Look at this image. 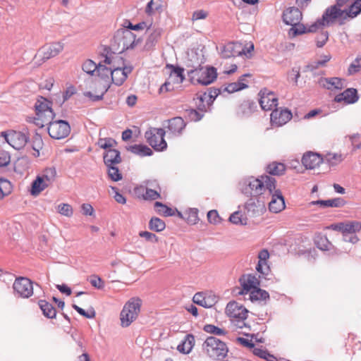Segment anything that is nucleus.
<instances>
[{
	"label": "nucleus",
	"mask_w": 361,
	"mask_h": 361,
	"mask_svg": "<svg viewBox=\"0 0 361 361\" xmlns=\"http://www.w3.org/2000/svg\"><path fill=\"white\" fill-rule=\"evenodd\" d=\"M275 186L276 179L267 175L245 177L238 183L239 190L247 197H258L266 190L272 193Z\"/></svg>",
	"instance_id": "f257e3e1"
},
{
	"label": "nucleus",
	"mask_w": 361,
	"mask_h": 361,
	"mask_svg": "<svg viewBox=\"0 0 361 361\" xmlns=\"http://www.w3.org/2000/svg\"><path fill=\"white\" fill-rule=\"evenodd\" d=\"M140 42V38L136 39V36L132 31L121 28L115 32L109 49L120 54L126 50L133 49Z\"/></svg>",
	"instance_id": "f03ea898"
},
{
	"label": "nucleus",
	"mask_w": 361,
	"mask_h": 361,
	"mask_svg": "<svg viewBox=\"0 0 361 361\" xmlns=\"http://www.w3.org/2000/svg\"><path fill=\"white\" fill-rule=\"evenodd\" d=\"M203 352L214 360L224 358L228 351L226 344L214 336H209L202 344Z\"/></svg>",
	"instance_id": "7ed1b4c3"
},
{
	"label": "nucleus",
	"mask_w": 361,
	"mask_h": 361,
	"mask_svg": "<svg viewBox=\"0 0 361 361\" xmlns=\"http://www.w3.org/2000/svg\"><path fill=\"white\" fill-rule=\"evenodd\" d=\"M188 77L192 83L208 85L217 78L216 69L210 66H200L188 71Z\"/></svg>",
	"instance_id": "20e7f679"
},
{
	"label": "nucleus",
	"mask_w": 361,
	"mask_h": 361,
	"mask_svg": "<svg viewBox=\"0 0 361 361\" xmlns=\"http://www.w3.org/2000/svg\"><path fill=\"white\" fill-rule=\"evenodd\" d=\"M142 305L138 298H130L123 306L121 312L120 319L123 327L129 326L137 317Z\"/></svg>",
	"instance_id": "39448f33"
},
{
	"label": "nucleus",
	"mask_w": 361,
	"mask_h": 361,
	"mask_svg": "<svg viewBox=\"0 0 361 361\" xmlns=\"http://www.w3.org/2000/svg\"><path fill=\"white\" fill-rule=\"evenodd\" d=\"M322 18V21L324 22L326 26L334 24L336 21H338L340 25H342L349 18V14L347 10H342L341 7L336 4L328 7Z\"/></svg>",
	"instance_id": "423d86ee"
},
{
	"label": "nucleus",
	"mask_w": 361,
	"mask_h": 361,
	"mask_svg": "<svg viewBox=\"0 0 361 361\" xmlns=\"http://www.w3.org/2000/svg\"><path fill=\"white\" fill-rule=\"evenodd\" d=\"M166 131L163 128H153L145 133V137L151 147L157 151L166 149L167 144L164 140Z\"/></svg>",
	"instance_id": "0eeeda50"
},
{
	"label": "nucleus",
	"mask_w": 361,
	"mask_h": 361,
	"mask_svg": "<svg viewBox=\"0 0 361 361\" xmlns=\"http://www.w3.org/2000/svg\"><path fill=\"white\" fill-rule=\"evenodd\" d=\"M1 136L12 147L17 150L23 149L29 139L27 133L16 130L3 131L1 132Z\"/></svg>",
	"instance_id": "6e6552de"
},
{
	"label": "nucleus",
	"mask_w": 361,
	"mask_h": 361,
	"mask_svg": "<svg viewBox=\"0 0 361 361\" xmlns=\"http://www.w3.org/2000/svg\"><path fill=\"white\" fill-rule=\"evenodd\" d=\"M71 132L69 123L63 120L53 121L48 126L49 135L54 139L60 140L67 137Z\"/></svg>",
	"instance_id": "1a4fd4ad"
},
{
	"label": "nucleus",
	"mask_w": 361,
	"mask_h": 361,
	"mask_svg": "<svg viewBox=\"0 0 361 361\" xmlns=\"http://www.w3.org/2000/svg\"><path fill=\"white\" fill-rule=\"evenodd\" d=\"M259 103L264 111H273L278 105L276 95L267 88L262 89L259 92Z\"/></svg>",
	"instance_id": "9d476101"
},
{
	"label": "nucleus",
	"mask_w": 361,
	"mask_h": 361,
	"mask_svg": "<svg viewBox=\"0 0 361 361\" xmlns=\"http://www.w3.org/2000/svg\"><path fill=\"white\" fill-rule=\"evenodd\" d=\"M13 290L19 296L28 298L33 294L32 282L27 278H17L13 285Z\"/></svg>",
	"instance_id": "9b49d317"
},
{
	"label": "nucleus",
	"mask_w": 361,
	"mask_h": 361,
	"mask_svg": "<svg viewBox=\"0 0 361 361\" xmlns=\"http://www.w3.org/2000/svg\"><path fill=\"white\" fill-rule=\"evenodd\" d=\"M97 145L104 150L103 158H121L120 152L116 148L117 143L114 139L111 137L100 138Z\"/></svg>",
	"instance_id": "f8f14e48"
},
{
	"label": "nucleus",
	"mask_w": 361,
	"mask_h": 361,
	"mask_svg": "<svg viewBox=\"0 0 361 361\" xmlns=\"http://www.w3.org/2000/svg\"><path fill=\"white\" fill-rule=\"evenodd\" d=\"M63 49V44L57 42L45 44L38 51L37 55L42 58V62L55 57Z\"/></svg>",
	"instance_id": "ddd939ff"
},
{
	"label": "nucleus",
	"mask_w": 361,
	"mask_h": 361,
	"mask_svg": "<svg viewBox=\"0 0 361 361\" xmlns=\"http://www.w3.org/2000/svg\"><path fill=\"white\" fill-rule=\"evenodd\" d=\"M109 48L105 47L104 55V63L107 64L109 68L112 70H116V68H123L126 66H124V61L121 56L116 54V51H109Z\"/></svg>",
	"instance_id": "4468645a"
},
{
	"label": "nucleus",
	"mask_w": 361,
	"mask_h": 361,
	"mask_svg": "<svg viewBox=\"0 0 361 361\" xmlns=\"http://www.w3.org/2000/svg\"><path fill=\"white\" fill-rule=\"evenodd\" d=\"M248 311L235 301L229 302L226 307V313L233 320L235 319H247Z\"/></svg>",
	"instance_id": "2eb2a0df"
},
{
	"label": "nucleus",
	"mask_w": 361,
	"mask_h": 361,
	"mask_svg": "<svg viewBox=\"0 0 361 361\" xmlns=\"http://www.w3.org/2000/svg\"><path fill=\"white\" fill-rule=\"evenodd\" d=\"M270 194L271 195V199L269 204V209L271 212L279 213L286 207L283 196L281 190L276 188Z\"/></svg>",
	"instance_id": "dca6fc26"
},
{
	"label": "nucleus",
	"mask_w": 361,
	"mask_h": 361,
	"mask_svg": "<svg viewBox=\"0 0 361 361\" xmlns=\"http://www.w3.org/2000/svg\"><path fill=\"white\" fill-rule=\"evenodd\" d=\"M245 54V49L241 44L235 42H228L223 47L221 51L222 58L229 59Z\"/></svg>",
	"instance_id": "f3484780"
},
{
	"label": "nucleus",
	"mask_w": 361,
	"mask_h": 361,
	"mask_svg": "<svg viewBox=\"0 0 361 361\" xmlns=\"http://www.w3.org/2000/svg\"><path fill=\"white\" fill-rule=\"evenodd\" d=\"M359 99L357 91L355 88H348L342 93L337 94L334 101L341 103L344 102L346 104H355Z\"/></svg>",
	"instance_id": "a211bd4d"
},
{
	"label": "nucleus",
	"mask_w": 361,
	"mask_h": 361,
	"mask_svg": "<svg viewBox=\"0 0 361 361\" xmlns=\"http://www.w3.org/2000/svg\"><path fill=\"white\" fill-rule=\"evenodd\" d=\"M292 118V113L288 109H274L271 114V121L278 126H283Z\"/></svg>",
	"instance_id": "6ab92c4d"
},
{
	"label": "nucleus",
	"mask_w": 361,
	"mask_h": 361,
	"mask_svg": "<svg viewBox=\"0 0 361 361\" xmlns=\"http://www.w3.org/2000/svg\"><path fill=\"white\" fill-rule=\"evenodd\" d=\"M302 20V12L298 8L290 7L283 13V20L286 25H292L300 22Z\"/></svg>",
	"instance_id": "aec40b11"
},
{
	"label": "nucleus",
	"mask_w": 361,
	"mask_h": 361,
	"mask_svg": "<svg viewBox=\"0 0 361 361\" xmlns=\"http://www.w3.org/2000/svg\"><path fill=\"white\" fill-rule=\"evenodd\" d=\"M132 70L131 66H125L123 68H116V70L112 69L111 75L112 82L117 86L121 85Z\"/></svg>",
	"instance_id": "412c9836"
},
{
	"label": "nucleus",
	"mask_w": 361,
	"mask_h": 361,
	"mask_svg": "<svg viewBox=\"0 0 361 361\" xmlns=\"http://www.w3.org/2000/svg\"><path fill=\"white\" fill-rule=\"evenodd\" d=\"M248 216L254 217L263 214L265 210L264 205L259 200L250 199L245 205Z\"/></svg>",
	"instance_id": "4be33fe9"
},
{
	"label": "nucleus",
	"mask_w": 361,
	"mask_h": 361,
	"mask_svg": "<svg viewBox=\"0 0 361 361\" xmlns=\"http://www.w3.org/2000/svg\"><path fill=\"white\" fill-rule=\"evenodd\" d=\"M168 126L166 128L170 133L173 135L178 136L183 133L185 128L186 123L181 117H174L168 120Z\"/></svg>",
	"instance_id": "5701e85b"
},
{
	"label": "nucleus",
	"mask_w": 361,
	"mask_h": 361,
	"mask_svg": "<svg viewBox=\"0 0 361 361\" xmlns=\"http://www.w3.org/2000/svg\"><path fill=\"white\" fill-rule=\"evenodd\" d=\"M240 282L243 289L240 292V294H244L245 292H250L252 290L257 288L259 285V280L255 276L252 274L243 275L240 278Z\"/></svg>",
	"instance_id": "b1692460"
},
{
	"label": "nucleus",
	"mask_w": 361,
	"mask_h": 361,
	"mask_svg": "<svg viewBox=\"0 0 361 361\" xmlns=\"http://www.w3.org/2000/svg\"><path fill=\"white\" fill-rule=\"evenodd\" d=\"M302 166L301 168L305 169H314L323 163H326L329 167L334 166L340 162L341 159H300Z\"/></svg>",
	"instance_id": "393cba45"
},
{
	"label": "nucleus",
	"mask_w": 361,
	"mask_h": 361,
	"mask_svg": "<svg viewBox=\"0 0 361 361\" xmlns=\"http://www.w3.org/2000/svg\"><path fill=\"white\" fill-rule=\"evenodd\" d=\"M122 159H104L107 167L109 177L113 181H118L122 179V174L120 173L116 164L121 163Z\"/></svg>",
	"instance_id": "a878e982"
},
{
	"label": "nucleus",
	"mask_w": 361,
	"mask_h": 361,
	"mask_svg": "<svg viewBox=\"0 0 361 361\" xmlns=\"http://www.w3.org/2000/svg\"><path fill=\"white\" fill-rule=\"evenodd\" d=\"M319 84L327 90H341L344 87V80L340 78H326L319 80Z\"/></svg>",
	"instance_id": "bb28decb"
},
{
	"label": "nucleus",
	"mask_w": 361,
	"mask_h": 361,
	"mask_svg": "<svg viewBox=\"0 0 361 361\" xmlns=\"http://www.w3.org/2000/svg\"><path fill=\"white\" fill-rule=\"evenodd\" d=\"M127 151L131 152L135 156L138 157H149L152 156L153 151L148 146L142 144H135L133 145L126 146Z\"/></svg>",
	"instance_id": "cd10ccee"
},
{
	"label": "nucleus",
	"mask_w": 361,
	"mask_h": 361,
	"mask_svg": "<svg viewBox=\"0 0 361 361\" xmlns=\"http://www.w3.org/2000/svg\"><path fill=\"white\" fill-rule=\"evenodd\" d=\"M345 200L341 197H336L331 200H316L309 203L311 205H319L320 207H341L345 204Z\"/></svg>",
	"instance_id": "c85d7f7f"
},
{
	"label": "nucleus",
	"mask_w": 361,
	"mask_h": 361,
	"mask_svg": "<svg viewBox=\"0 0 361 361\" xmlns=\"http://www.w3.org/2000/svg\"><path fill=\"white\" fill-rule=\"evenodd\" d=\"M55 114L53 112V110L37 113L36 114V117L35 118V123L40 128H42L46 125L49 126L50 123L53 122L52 120Z\"/></svg>",
	"instance_id": "c756f323"
},
{
	"label": "nucleus",
	"mask_w": 361,
	"mask_h": 361,
	"mask_svg": "<svg viewBox=\"0 0 361 361\" xmlns=\"http://www.w3.org/2000/svg\"><path fill=\"white\" fill-rule=\"evenodd\" d=\"M257 109V104L255 102L250 100L243 101L238 106V114L247 117L250 116Z\"/></svg>",
	"instance_id": "7c9ffc66"
},
{
	"label": "nucleus",
	"mask_w": 361,
	"mask_h": 361,
	"mask_svg": "<svg viewBox=\"0 0 361 361\" xmlns=\"http://www.w3.org/2000/svg\"><path fill=\"white\" fill-rule=\"evenodd\" d=\"M223 91V87L221 88L210 87L207 92L200 94V100L206 102L208 106H212L216 97Z\"/></svg>",
	"instance_id": "2f4dec72"
},
{
	"label": "nucleus",
	"mask_w": 361,
	"mask_h": 361,
	"mask_svg": "<svg viewBox=\"0 0 361 361\" xmlns=\"http://www.w3.org/2000/svg\"><path fill=\"white\" fill-rule=\"evenodd\" d=\"M49 183L42 178L40 176H37L35 180L32 183L31 189L30 190V194L32 196H37L39 193L45 190L48 186Z\"/></svg>",
	"instance_id": "473e14b6"
},
{
	"label": "nucleus",
	"mask_w": 361,
	"mask_h": 361,
	"mask_svg": "<svg viewBox=\"0 0 361 361\" xmlns=\"http://www.w3.org/2000/svg\"><path fill=\"white\" fill-rule=\"evenodd\" d=\"M195 342V336L192 334H187L181 343L178 345L177 350L183 354H188L191 352Z\"/></svg>",
	"instance_id": "72a5a7b5"
},
{
	"label": "nucleus",
	"mask_w": 361,
	"mask_h": 361,
	"mask_svg": "<svg viewBox=\"0 0 361 361\" xmlns=\"http://www.w3.org/2000/svg\"><path fill=\"white\" fill-rule=\"evenodd\" d=\"M151 25H152V24H150L149 25V30H150V33H149V36L147 37L145 44V48L146 49H150L152 47H154L155 46V44H157V42H158V40L160 38L161 35V29H160V28L151 29L150 28Z\"/></svg>",
	"instance_id": "f704fd0d"
},
{
	"label": "nucleus",
	"mask_w": 361,
	"mask_h": 361,
	"mask_svg": "<svg viewBox=\"0 0 361 361\" xmlns=\"http://www.w3.org/2000/svg\"><path fill=\"white\" fill-rule=\"evenodd\" d=\"M250 299L252 302H266L269 299V294L267 291L257 287L250 291Z\"/></svg>",
	"instance_id": "c9c22d12"
},
{
	"label": "nucleus",
	"mask_w": 361,
	"mask_h": 361,
	"mask_svg": "<svg viewBox=\"0 0 361 361\" xmlns=\"http://www.w3.org/2000/svg\"><path fill=\"white\" fill-rule=\"evenodd\" d=\"M39 306L41 310L42 311L43 314L49 319H53L56 317V310L53 307V305L46 300H39Z\"/></svg>",
	"instance_id": "e433bc0d"
},
{
	"label": "nucleus",
	"mask_w": 361,
	"mask_h": 361,
	"mask_svg": "<svg viewBox=\"0 0 361 361\" xmlns=\"http://www.w3.org/2000/svg\"><path fill=\"white\" fill-rule=\"evenodd\" d=\"M285 170V165L278 161H273L266 168V171L273 176H281L284 173Z\"/></svg>",
	"instance_id": "4c0bfd02"
},
{
	"label": "nucleus",
	"mask_w": 361,
	"mask_h": 361,
	"mask_svg": "<svg viewBox=\"0 0 361 361\" xmlns=\"http://www.w3.org/2000/svg\"><path fill=\"white\" fill-rule=\"evenodd\" d=\"M167 67L171 69V72L170 74V79H174L176 80L177 83H181L185 80V76L183 75L184 69L179 66H176L173 65H167Z\"/></svg>",
	"instance_id": "58836bf2"
},
{
	"label": "nucleus",
	"mask_w": 361,
	"mask_h": 361,
	"mask_svg": "<svg viewBox=\"0 0 361 361\" xmlns=\"http://www.w3.org/2000/svg\"><path fill=\"white\" fill-rule=\"evenodd\" d=\"M97 73L102 80H107L109 79V76L111 75V69L107 64L104 63L103 60L98 63Z\"/></svg>",
	"instance_id": "ea45409f"
},
{
	"label": "nucleus",
	"mask_w": 361,
	"mask_h": 361,
	"mask_svg": "<svg viewBox=\"0 0 361 361\" xmlns=\"http://www.w3.org/2000/svg\"><path fill=\"white\" fill-rule=\"evenodd\" d=\"M291 26L288 31V35L291 38L307 32V27L303 24L300 23V22Z\"/></svg>",
	"instance_id": "a19ab883"
},
{
	"label": "nucleus",
	"mask_w": 361,
	"mask_h": 361,
	"mask_svg": "<svg viewBox=\"0 0 361 361\" xmlns=\"http://www.w3.org/2000/svg\"><path fill=\"white\" fill-rule=\"evenodd\" d=\"M361 230V223L353 221L344 223L343 234L356 233Z\"/></svg>",
	"instance_id": "79ce46f5"
},
{
	"label": "nucleus",
	"mask_w": 361,
	"mask_h": 361,
	"mask_svg": "<svg viewBox=\"0 0 361 361\" xmlns=\"http://www.w3.org/2000/svg\"><path fill=\"white\" fill-rule=\"evenodd\" d=\"M165 227L164 221L158 217H152L149 222V228L156 232L162 231Z\"/></svg>",
	"instance_id": "37998d69"
},
{
	"label": "nucleus",
	"mask_w": 361,
	"mask_h": 361,
	"mask_svg": "<svg viewBox=\"0 0 361 361\" xmlns=\"http://www.w3.org/2000/svg\"><path fill=\"white\" fill-rule=\"evenodd\" d=\"M185 220L190 224H195L197 223L198 209L195 208H189L185 212Z\"/></svg>",
	"instance_id": "c03bdc74"
},
{
	"label": "nucleus",
	"mask_w": 361,
	"mask_h": 361,
	"mask_svg": "<svg viewBox=\"0 0 361 361\" xmlns=\"http://www.w3.org/2000/svg\"><path fill=\"white\" fill-rule=\"evenodd\" d=\"M317 247L321 250H329L333 246L326 236H317L315 239Z\"/></svg>",
	"instance_id": "a18cd8bd"
},
{
	"label": "nucleus",
	"mask_w": 361,
	"mask_h": 361,
	"mask_svg": "<svg viewBox=\"0 0 361 361\" xmlns=\"http://www.w3.org/2000/svg\"><path fill=\"white\" fill-rule=\"evenodd\" d=\"M98 64L90 59L86 60L82 65V71L90 75H93L97 71Z\"/></svg>",
	"instance_id": "49530a36"
},
{
	"label": "nucleus",
	"mask_w": 361,
	"mask_h": 361,
	"mask_svg": "<svg viewBox=\"0 0 361 361\" xmlns=\"http://www.w3.org/2000/svg\"><path fill=\"white\" fill-rule=\"evenodd\" d=\"M246 87H247V85L246 83L235 82H231L226 87H223V91L228 92V93H233L235 92L242 90Z\"/></svg>",
	"instance_id": "de8ad7c7"
},
{
	"label": "nucleus",
	"mask_w": 361,
	"mask_h": 361,
	"mask_svg": "<svg viewBox=\"0 0 361 361\" xmlns=\"http://www.w3.org/2000/svg\"><path fill=\"white\" fill-rule=\"evenodd\" d=\"M56 176V171L54 167L46 168L42 174L40 176L44 180H45L49 184L54 182Z\"/></svg>",
	"instance_id": "09e8293b"
},
{
	"label": "nucleus",
	"mask_w": 361,
	"mask_h": 361,
	"mask_svg": "<svg viewBox=\"0 0 361 361\" xmlns=\"http://www.w3.org/2000/svg\"><path fill=\"white\" fill-rule=\"evenodd\" d=\"M154 207L157 208L159 213L162 214L165 216H171L175 215V211L173 209L166 206L161 202H156L154 203Z\"/></svg>",
	"instance_id": "8fccbe9b"
},
{
	"label": "nucleus",
	"mask_w": 361,
	"mask_h": 361,
	"mask_svg": "<svg viewBox=\"0 0 361 361\" xmlns=\"http://www.w3.org/2000/svg\"><path fill=\"white\" fill-rule=\"evenodd\" d=\"M36 114L44 112L46 111L52 110L50 102L46 99L42 97L40 100H37L35 104Z\"/></svg>",
	"instance_id": "3c124183"
},
{
	"label": "nucleus",
	"mask_w": 361,
	"mask_h": 361,
	"mask_svg": "<svg viewBox=\"0 0 361 361\" xmlns=\"http://www.w3.org/2000/svg\"><path fill=\"white\" fill-rule=\"evenodd\" d=\"M161 8V0H151L146 6L145 12L147 15L150 16Z\"/></svg>",
	"instance_id": "603ef678"
},
{
	"label": "nucleus",
	"mask_w": 361,
	"mask_h": 361,
	"mask_svg": "<svg viewBox=\"0 0 361 361\" xmlns=\"http://www.w3.org/2000/svg\"><path fill=\"white\" fill-rule=\"evenodd\" d=\"M203 330L209 334H214L216 336L226 335V331L218 326L213 324H206L203 327Z\"/></svg>",
	"instance_id": "864d4df0"
},
{
	"label": "nucleus",
	"mask_w": 361,
	"mask_h": 361,
	"mask_svg": "<svg viewBox=\"0 0 361 361\" xmlns=\"http://www.w3.org/2000/svg\"><path fill=\"white\" fill-rule=\"evenodd\" d=\"M349 18H355L361 12V0H356L347 10Z\"/></svg>",
	"instance_id": "5fc2aeb1"
},
{
	"label": "nucleus",
	"mask_w": 361,
	"mask_h": 361,
	"mask_svg": "<svg viewBox=\"0 0 361 361\" xmlns=\"http://www.w3.org/2000/svg\"><path fill=\"white\" fill-rule=\"evenodd\" d=\"M229 221L236 225H246L247 219L243 218V215L239 212H233L229 217Z\"/></svg>",
	"instance_id": "6e6d98bb"
},
{
	"label": "nucleus",
	"mask_w": 361,
	"mask_h": 361,
	"mask_svg": "<svg viewBox=\"0 0 361 361\" xmlns=\"http://www.w3.org/2000/svg\"><path fill=\"white\" fill-rule=\"evenodd\" d=\"M42 140L40 137H36L33 141V144L32 145V147L30 149L31 154L35 157H37L40 156L39 150L42 149Z\"/></svg>",
	"instance_id": "4d7b16f0"
},
{
	"label": "nucleus",
	"mask_w": 361,
	"mask_h": 361,
	"mask_svg": "<svg viewBox=\"0 0 361 361\" xmlns=\"http://www.w3.org/2000/svg\"><path fill=\"white\" fill-rule=\"evenodd\" d=\"M253 353L254 355L261 358H263L267 361H274V360L276 359L274 355L269 354L267 350L262 348H254Z\"/></svg>",
	"instance_id": "13d9d810"
},
{
	"label": "nucleus",
	"mask_w": 361,
	"mask_h": 361,
	"mask_svg": "<svg viewBox=\"0 0 361 361\" xmlns=\"http://www.w3.org/2000/svg\"><path fill=\"white\" fill-rule=\"evenodd\" d=\"M58 212L63 216H71L73 215L72 207L68 204H61L58 206Z\"/></svg>",
	"instance_id": "bf43d9fd"
},
{
	"label": "nucleus",
	"mask_w": 361,
	"mask_h": 361,
	"mask_svg": "<svg viewBox=\"0 0 361 361\" xmlns=\"http://www.w3.org/2000/svg\"><path fill=\"white\" fill-rule=\"evenodd\" d=\"M11 184L10 181L5 178H0V191L3 196L6 195L11 192Z\"/></svg>",
	"instance_id": "052dcab7"
},
{
	"label": "nucleus",
	"mask_w": 361,
	"mask_h": 361,
	"mask_svg": "<svg viewBox=\"0 0 361 361\" xmlns=\"http://www.w3.org/2000/svg\"><path fill=\"white\" fill-rule=\"evenodd\" d=\"M326 26L324 21H322V18L317 19L314 23L310 25L308 27H307V32H315L319 29L322 28L323 27Z\"/></svg>",
	"instance_id": "680f3d73"
},
{
	"label": "nucleus",
	"mask_w": 361,
	"mask_h": 361,
	"mask_svg": "<svg viewBox=\"0 0 361 361\" xmlns=\"http://www.w3.org/2000/svg\"><path fill=\"white\" fill-rule=\"evenodd\" d=\"M73 308L76 310L80 315L92 319L95 317V311L92 309L89 312H85L82 308L78 307L76 305H73Z\"/></svg>",
	"instance_id": "e2e57ef3"
},
{
	"label": "nucleus",
	"mask_w": 361,
	"mask_h": 361,
	"mask_svg": "<svg viewBox=\"0 0 361 361\" xmlns=\"http://www.w3.org/2000/svg\"><path fill=\"white\" fill-rule=\"evenodd\" d=\"M143 197L145 200H154L160 197V194L157 190L147 188Z\"/></svg>",
	"instance_id": "0e129e2a"
},
{
	"label": "nucleus",
	"mask_w": 361,
	"mask_h": 361,
	"mask_svg": "<svg viewBox=\"0 0 361 361\" xmlns=\"http://www.w3.org/2000/svg\"><path fill=\"white\" fill-rule=\"evenodd\" d=\"M361 68V56L357 57L354 61L350 64L348 68L350 74L357 73Z\"/></svg>",
	"instance_id": "69168bd1"
},
{
	"label": "nucleus",
	"mask_w": 361,
	"mask_h": 361,
	"mask_svg": "<svg viewBox=\"0 0 361 361\" xmlns=\"http://www.w3.org/2000/svg\"><path fill=\"white\" fill-rule=\"evenodd\" d=\"M90 282L93 287L99 290L103 289L104 287V281L98 276H92L90 280Z\"/></svg>",
	"instance_id": "338daca9"
},
{
	"label": "nucleus",
	"mask_w": 361,
	"mask_h": 361,
	"mask_svg": "<svg viewBox=\"0 0 361 361\" xmlns=\"http://www.w3.org/2000/svg\"><path fill=\"white\" fill-rule=\"evenodd\" d=\"M208 221L213 224H217L221 221V218L216 210H211L207 213Z\"/></svg>",
	"instance_id": "774afa93"
}]
</instances>
